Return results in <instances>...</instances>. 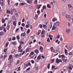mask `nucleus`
<instances>
[{"label":"nucleus","instance_id":"64","mask_svg":"<svg viewBox=\"0 0 73 73\" xmlns=\"http://www.w3.org/2000/svg\"><path fill=\"white\" fill-rule=\"evenodd\" d=\"M69 55H72V52H70L69 53Z\"/></svg>","mask_w":73,"mask_h":73},{"label":"nucleus","instance_id":"5","mask_svg":"<svg viewBox=\"0 0 73 73\" xmlns=\"http://www.w3.org/2000/svg\"><path fill=\"white\" fill-rule=\"evenodd\" d=\"M27 1V0H26ZM27 2L29 4H31L32 3V0H27Z\"/></svg>","mask_w":73,"mask_h":73},{"label":"nucleus","instance_id":"29","mask_svg":"<svg viewBox=\"0 0 73 73\" xmlns=\"http://www.w3.org/2000/svg\"><path fill=\"white\" fill-rule=\"evenodd\" d=\"M9 58L10 59H13V58H12V55H10L9 56Z\"/></svg>","mask_w":73,"mask_h":73},{"label":"nucleus","instance_id":"35","mask_svg":"<svg viewBox=\"0 0 73 73\" xmlns=\"http://www.w3.org/2000/svg\"><path fill=\"white\" fill-rule=\"evenodd\" d=\"M39 27L40 28H42V25H39Z\"/></svg>","mask_w":73,"mask_h":73},{"label":"nucleus","instance_id":"58","mask_svg":"<svg viewBox=\"0 0 73 73\" xmlns=\"http://www.w3.org/2000/svg\"><path fill=\"white\" fill-rule=\"evenodd\" d=\"M30 32V30H28L27 31V33H29Z\"/></svg>","mask_w":73,"mask_h":73},{"label":"nucleus","instance_id":"51","mask_svg":"<svg viewBox=\"0 0 73 73\" xmlns=\"http://www.w3.org/2000/svg\"><path fill=\"white\" fill-rule=\"evenodd\" d=\"M8 40H9V41H11L12 40V38H10L9 39H8Z\"/></svg>","mask_w":73,"mask_h":73},{"label":"nucleus","instance_id":"11","mask_svg":"<svg viewBox=\"0 0 73 73\" xmlns=\"http://www.w3.org/2000/svg\"><path fill=\"white\" fill-rule=\"evenodd\" d=\"M62 61H63L64 62H66V61H68V59H64V58H62Z\"/></svg>","mask_w":73,"mask_h":73},{"label":"nucleus","instance_id":"3","mask_svg":"<svg viewBox=\"0 0 73 73\" xmlns=\"http://www.w3.org/2000/svg\"><path fill=\"white\" fill-rule=\"evenodd\" d=\"M0 3L1 4V6L3 7L4 6V1H3V0H1L0 1Z\"/></svg>","mask_w":73,"mask_h":73},{"label":"nucleus","instance_id":"22","mask_svg":"<svg viewBox=\"0 0 73 73\" xmlns=\"http://www.w3.org/2000/svg\"><path fill=\"white\" fill-rule=\"evenodd\" d=\"M40 33H41V30H39L38 32V35H40Z\"/></svg>","mask_w":73,"mask_h":73},{"label":"nucleus","instance_id":"57","mask_svg":"<svg viewBox=\"0 0 73 73\" xmlns=\"http://www.w3.org/2000/svg\"><path fill=\"white\" fill-rule=\"evenodd\" d=\"M7 2L9 4L8 5H9V2H10V0H7Z\"/></svg>","mask_w":73,"mask_h":73},{"label":"nucleus","instance_id":"10","mask_svg":"<svg viewBox=\"0 0 73 73\" xmlns=\"http://www.w3.org/2000/svg\"><path fill=\"white\" fill-rule=\"evenodd\" d=\"M40 50L41 52H42V50H43V47H40Z\"/></svg>","mask_w":73,"mask_h":73},{"label":"nucleus","instance_id":"17","mask_svg":"<svg viewBox=\"0 0 73 73\" xmlns=\"http://www.w3.org/2000/svg\"><path fill=\"white\" fill-rule=\"evenodd\" d=\"M47 7L48 8H51V6L49 4H47Z\"/></svg>","mask_w":73,"mask_h":73},{"label":"nucleus","instance_id":"21","mask_svg":"<svg viewBox=\"0 0 73 73\" xmlns=\"http://www.w3.org/2000/svg\"><path fill=\"white\" fill-rule=\"evenodd\" d=\"M34 3L35 4H37V0H35L34 1Z\"/></svg>","mask_w":73,"mask_h":73},{"label":"nucleus","instance_id":"46","mask_svg":"<svg viewBox=\"0 0 73 73\" xmlns=\"http://www.w3.org/2000/svg\"><path fill=\"white\" fill-rule=\"evenodd\" d=\"M20 5H24V3H21L20 4Z\"/></svg>","mask_w":73,"mask_h":73},{"label":"nucleus","instance_id":"36","mask_svg":"<svg viewBox=\"0 0 73 73\" xmlns=\"http://www.w3.org/2000/svg\"><path fill=\"white\" fill-rule=\"evenodd\" d=\"M13 11H14V12H17V11H16V10L15 9H13Z\"/></svg>","mask_w":73,"mask_h":73},{"label":"nucleus","instance_id":"61","mask_svg":"<svg viewBox=\"0 0 73 73\" xmlns=\"http://www.w3.org/2000/svg\"><path fill=\"white\" fill-rule=\"evenodd\" d=\"M50 4H51V5H53V2H50Z\"/></svg>","mask_w":73,"mask_h":73},{"label":"nucleus","instance_id":"63","mask_svg":"<svg viewBox=\"0 0 73 73\" xmlns=\"http://www.w3.org/2000/svg\"><path fill=\"white\" fill-rule=\"evenodd\" d=\"M50 49L51 50V51H52L53 50V47H51L50 48Z\"/></svg>","mask_w":73,"mask_h":73},{"label":"nucleus","instance_id":"50","mask_svg":"<svg viewBox=\"0 0 73 73\" xmlns=\"http://www.w3.org/2000/svg\"><path fill=\"white\" fill-rule=\"evenodd\" d=\"M15 51H16V50L15 49H14V51H13V52H11V53H14V52H15Z\"/></svg>","mask_w":73,"mask_h":73},{"label":"nucleus","instance_id":"26","mask_svg":"<svg viewBox=\"0 0 73 73\" xmlns=\"http://www.w3.org/2000/svg\"><path fill=\"white\" fill-rule=\"evenodd\" d=\"M55 28H56V27H54V26L52 27V30H54V29H55Z\"/></svg>","mask_w":73,"mask_h":73},{"label":"nucleus","instance_id":"27","mask_svg":"<svg viewBox=\"0 0 73 73\" xmlns=\"http://www.w3.org/2000/svg\"><path fill=\"white\" fill-rule=\"evenodd\" d=\"M10 60V63H12V60H11V59H10L9 58L8 60Z\"/></svg>","mask_w":73,"mask_h":73},{"label":"nucleus","instance_id":"31","mask_svg":"<svg viewBox=\"0 0 73 73\" xmlns=\"http://www.w3.org/2000/svg\"><path fill=\"white\" fill-rule=\"evenodd\" d=\"M18 4H19V3H15V6L16 7V6H17V5H18Z\"/></svg>","mask_w":73,"mask_h":73},{"label":"nucleus","instance_id":"24","mask_svg":"<svg viewBox=\"0 0 73 73\" xmlns=\"http://www.w3.org/2000/svg\"><path fill=\"white\" fill-rule=\"evenodd\" d=\"M50 28H52V24H53V23H52V22H50Z\"/></svg>","mask_w":73,"mask_h":73},{"label":"nucleus","instance_id":"55","mask_svg":"<svg viewBox=\"0 0 73 73\" xmlns=\"http://www.w3.org/2000/svg\"><path fill=\"white\" fill-rule=\"evenodd\" d=\"M38 66H37L36 68V70H38Z\"/></svg>","mask_w":73,"mask_h":73},{"label":"nucleus","instance_id":"15","mask_svg":"<svg viewBox=\"0 0 73 73\" xmlns=\"http://www.w3.org/2000/svg\"><path fill=\"white\" fill-rule=\"evenodd\" d=\"M10 28V26H9V25H7V28L8 31H9V29Z\"/></svg>","mask_w":73,"mask_h":73},{"label":"nucleus","instance_id":"32","mask_svg":"<svg viewBox=\"0 0 73 73\" xmlns=\"http://www.w3.org/2000/svg\"><path fill=\"white\" fill-rule=\"evenodd\" d=\"M3 33L2 32H0V36H1V35H3Z\"/></svg>","mask_w":73,"mask_h":73},{"label":"nucleus","instance_id":"62","mask_svg":"<svg viewBox=\"0 0 73 73\" xmlns=\"http://www.w3.org/2000/svg\"><path fill=\"white\" fill-rule=\"evenodd\" d=\"M41 35H43L44 34V31H42L41 32Z\"/></svg>","mask_w":73,"mask_h":73},{"label":"nucleus","instance_id":"59","mask_svg":"<svg viewBox=\"0 0 73 73\" xmlns=\"http://www.w3.org/2000/svg\"><path fill=\"white\" fill-rule=\"evenodd\" d=\"M52 21H56V19H55V18H53L52 19Z\"/></svg>","mask_w":73,"mask_h":73},{"label":"nucleus","instance_id":"8","mask_svg":"<svg viewBox=\"0 0 73 73\" xmlns=\"http://www.w3.org/2000/svg\"><path fill=\"white\" fill-rule=\"evenodd\" d=\"M15 57H16V58H18L19 57V55L18 54H15Z\"/></svg>","mask_w":73,"mask_h":73},{"label":"nucleus","instance_id":"53","mask_svg":"<svg viewBox=\"0 0 73 73\" xmlns=\"http://www.w3.org/2000/svg\"><path fill=\"white\" fill-rule=\"evenodd\" d=\"M24 25H25V24H24V23H23L22 24V26H23V27H24Z\"/></svg>","mask_w":73,"mask_h":73},{"label":"nucleus","instance_id":"39","mask_svg":"<svg viewBox=\"0 0 73 73\" xmlns=\"http://www.w3.org/2000/svg\"><path fill=\"white\" fill-rule=\"evenodd\" d=\"M44 36H45V35L44 34H42V35H41V36L42 38H43V37H44Z\"/></svg>","mask_w":73,"mask_h":73},{"label":"nucleus","instance_id":"14","mask_svg":"<svg viewBox=\"0 0 73 73\" xmlns=\"http://www.w3.org/2000/svg\"><path fill=\"white\" fill-rule=\"evenodd\" d=\"M35 52L37 54H38V50L37 49H36L35 50Z\"/></svg>","mask_w":73,"mask_h":73},{"label":"nucleus","instance_id":"20","mask_svg":"<svg viewBox=\"0 0 73 73\" xmlns=\"http://www.w3.org/2000/svg\"><path fill=\"white\" fill-rule=\"evenodd\" d=\"M42 8L44 9H46V6L45 5H44L43 7Z\"/></svg>","mask_w":73,"mask_h":73},{"label":"nucleus","instance_id":"43","mask_svg":"<svg viewBox=\"0 0 73 73\" xmlns=\"http://www.w3.org/2000/svg\"><path fill=\"white\" fill-rule=\"evenodd\" d=\"M50 68V64H48V69H49Z\"/></svg>","mask_w":73,"mask_h":73},{"label":"nucleus","instance_id":"54","mask_svg":"<svg viewBox=\"0 0 73 73\" xmlns=\"http://www.w3.org/2000/svg\"><path fill=\"white\" fill-rule=\"evenodd\" d=\"M3 31H4V32H6V29H5V28L4 29H3Z\"/></svg>","mask_w":73,"mask_h":73},{"label":"nucleus","instance_id":"19","mask_svg":"<svg viewBox=\"0 0 73 73\" xmlns=\"http://www.w3.org/2000/svg\"><path fill=\"white\" fill-rule=\"evenodd\" d=\"M43 28H44V29H46L47 28V26L46 25H43Z\"/></svg>","mask_w":73,"mask_h":73},{"label":"nucleus","instance_id":"9","mask_svg":"<svg viewBox=\"0 0 73 73\" xmlns=\"http://www.w3.org/2000/svg\"><path fill=\"white\" fill-rule=\"evenodd\" d=\"M41 6H42L41 5H39L37 7V9H40V8H41Z\"/></svg>","mask_w":73,"mask_h":73},{"label":"nucleus","instance_id":"7","mask_svg":"<svg viewBox=\"0 0 73 73\" xmlns=\"http://www.w3.org/2000/svg\"><path fill=\"white\" fill-rule=\"evenodd\" d=\"M25 32L24 33H22L21 34V36H22V37H24V36H25V35H25Z\"/></svg>","mask_w":73,"mask_h":73},{"label":"nucleus","instance_id":"56","mask_svg":"<svg viewBox=\"0 0 73 73\" xmlns=\"http://www.w3.org/2000/svg\"><path fill=\"white\" fill-rule=\"evenodd\" d=\"M16 40V38H15V37H13L12 39V40Z\"/></svg>","mask_w":73,"mask_h":73},{"label":"nucleus","instance_id":"16","mask_svg":"<svg viewBox=\"0 0 73 73\" xmlns=\"http://www.w3.org/2000/svg\"><path fill=\"white\" fill-rule=\"evenodd\" d=\"M30 48H28L26 50V52H29V50H30Z\"/></svg>","mask_w":73,"mask_h":73},{"label":"nucleus","instance_id":"30","mask_svg":"<svg viewBox=\"0 0 73 73\" xmlns=\"http://www.w3.org/2000/svg\"><path fill=\"white\" fill-rule=\"evenodd\" d=\"M12 21V20H11V19H9V23L8 24H10L11 23Z\"/></svg>","mask_w":73,"mask_h":73},{"label":"nucleus","instance_id":"52","mask_svg":"<svg viewBox=\"0 0 73 73\" xmlns=\"http://www.w3.org/2000/svg\"><path fill=\"white\" fill-rule=\"evenodd\" d=\"M21 30L22 31L23 30V27H21Z\"/></svg>","mask_w":73,"mask_h":73},{"label":"nucleus","instance_id":"13","mask_svg":"<svg viewBox=\"0 0 73 73\" xmlns=\"http://www.w3.org/2000/svg\"><path fill=\"white\" fill-rule=\"evenodd\" d=\"M34 54V52H31L29 56V57H31V55H33Z\"/></svg>","mask_w":73,"mask_h":73},{"label":"nucleus","instance_id":"18","mask_svg":"<svg viewBox=\"0 0 73 73\" xmlns=\"http://www.w3.org/2000/svg\"><path fill=\"white\" fill-rule=\"evenodd\" d=\"M16 21H14L13 23V24L15 26H16Z\"/></svg>","mask_w":73,"mask_h":73},{"label":"nucleus","instance_id":"37","mask_svg":"<svg viewBox=\"0 0 73 73\" xmlns=\"http://www.w3.org/2000/svg\"><path fill=\"white\" fill-rule=\"evenodd\" d=\"M65 52L66 54H67V53H68V51H67V50H65Z\"/></svg>","mask_w":73,"mask_h":73},{"label":"nucleus","instance_id":"28","mask_svg":"<svg viewBox=\"0 0 73 73\" xmlns=\"http://www.w3.org/2000/svg\"><path fill=\"white\" fill-rule=\"evenodd\" d=\"M7 13L9 14L10 13V11L9 10H7Z\"/></svg>","mask_w":73,"mask_h":73},{"label":"nucleus","instance_id":"2","mask_svg":"<svg viewBox=\"0 0 73 73\" xmlns=\"http://www.w3.org/2000/svg\"><path fill=\"white\" fill-rule=\"evenodd\" d=\"M68 8L69 9V10L70 11H71L73 9V7L71 5H68Z\"/></svg>","mask_w":73,"mask_h":73},{"label":"nucleus","instance_id":"47","mask_svg":"<svg viewBox=\"0 0 73 73\" xmlns=\"http://www.w3.org/2000/svg\"><path fill=\"white\" fill-rule=\"evenodd\" d=\"M0 30H3V27H0Z\"/></svg>","mask_w":73,"mask_h":73},{"label":"nucleus","instance_id":"38","mask_svg":"<svg viewBox=\"0 0 73 73\" xmlns=\"http://www.w3.org/2000/svg\"><path fill=\"white\" fill-rule=\"evenodd\" d=\"M31 69V68L30 67H29L28 68H27V70L26 71H27V70H29Z\"/></svg>","mask_w":73,"mask_h":73},{"label":"nucleus","instance_id":"12","mask_svg":"<svg viewBox=\"0 0 73 73\" xmlns=\"http://www.w3.org/2000/svg\"><path fill=\"white\" fill-rule=\"evenodd\" d=\"M41 54H40L39 56H38L37 60H40L41 58Z\"/></svg>","mask_w":73,"mask_h":73},{"label":"nucleus","instance_id":"4","mask_svg":"<svg viewBox=\"0 0 73 73\" xmlns=\"http://www.w3.org/2000/svg\"><path fill=\"white\" fill-rule=\"evenodd\" d=\"M66 17L68 20H70V19H71V18L70 17H69V15H66Z\"/></svg>","mask_w":73,"mask_h":73},{"label":"nucleus","instance_id":"34","mask_svg":"<svg viewBox=\"0 0 73 73\" xmlns=\"http://www.w3.org/2000/svg\"><path fill=\"white\" fill-rule=\"evenodd\" d=\"M21 44H20V45H19V49H21Z\"/></svg>","mask_w":73,"mask_h":73},{"label":"nucleus","instance_id":"6","mask_svg":"<svg viewBox=\"0 0 73 73\" xmlns=\"http://www.w3.org/2000/svg\"><path fill=\"white\" fill-rule=\"evenodd\" d=\"M66 32L67 33H68L70 32V29H66Z\"/></svg>","mask_w":73,"mask_h":73},{"label":"nucleus","instance_id":"33","mask_svg":"<svg viewBox=\"0 0 73 73\" xmlns=\"http://www.w3.org/2000/svg\"><path fill=\"white\" fill-rule=\"evenodd\" d=\"M17 40H19V39H20V36H17Z\"/></svg>","mask_w":73,"mask_h":73},{"label":"nucleus","instance_id":"45","mask_svg":"<svg viewBox=\"0 0 73 73\" xmlns=\"http://www.w3.org/2000/svg\"><path fill=\"white\" fill-rule=\"evenodd\" d=\"M26 28H28V27H29V25H27L26 26Z\"/></svg>","mask_w":73,"mask_h":73},{"label":"nucleus","instance_id":"42","mask_svg":"<svg viewBox=\"0 0 73 73\" xmlns=\"http://www.w3.org/2000/svg\"><path fill=\"white\" fill-rule=\"evenodd\" d=\"M30 37L31 38H32V39L34 38H35V36H31Z\"/></svg>","mask_w":73,"mask_h":73},{"label":"nucleus","instance_id":"23","mask_svg":"<svg viewBox=\"0 0 73 73\" xmlns=\"http://www.w3.org/2000/svg\"><path fill=\"white\" fill-rule=\"evenodd\" d=\"M2 23H4L5 22V19H3L2 20Z\"/></svg>","mask_w":73,"mask_h":73},{"label":"nucleus","instance_id":"48","mask_svg":"<svg viewBox=\"0 0 73 73\" xmlns=\"http://www.w3.org/2000/svg\"><path fill=\"white\" fill-rule=\"evenodd\" d=\"M54 60H55L54 59H52L51 60V61L52 62H54Z\"/></svg>","mask_w":73,"mask_h":73},{"label":"nucleus","instance_id":"1","mask_svg":"<svg viewBox=\"0 0 73 73\" xmlns=\"http://www.w3.org/2000/svg\"><path fill=\"white\" fill-rule=\"evenodd\" d=\"M56 60L57 63H59V62H62V60L61 59H58V58H57Z\"/></svg>","mask_w":73,"mask_h":73},{"label":"nucleus","instance_id":"25","mask_svg":"<svg viewBox=\"0 0 73 73\" xmlns=\"http://www.w3.org/2000/svg\"><path fill=\"white\" fill-rule=\"evenodd\" d=\"M60 38V34H59V35L57 36V39H58Z\"/></svg>","mask_w":73,"mask_h":73},{"label":"nucleus","instance_id":"49","mask_svg":"<svg viewBox=\"0 0 73 73\" xmlns=\"http://www.w3.org/2000/svg\"><path fill=\"white\" fill-rule=\"evenodd\" d=\"M31 62L32 64H34V63H35V61H33V60H32Z\"/></svg>","mask_w":73,"mask_h":73},{"label":"nucleus","instance_id":"44","mask_svg":"<svg viewBox=\"0 0 73 73\" xmlns=\"http://www.w3.org/2000/svg\"><path fill=\"white\" fill-rule=\"evenodd\" d=\"M52 69H54L55 68V66H52Z\"/></svg>","mask_w":73,"mask_h":73},{"label":"nucleus","instance_id":"60","mask_svg":"<svg viewBox=\"0 0 73 73\" xmlns=\"http://www.w3.org/2000/svg\"><path fill=\"white\" fill-rule=\"evenodd\" d=\"M60 40L61 41H62V37H61V38H60Z\"/></svg>","mask_w":73,"mask_h":73},{"label":"nucleus","instance_id":"40","mask_svg":"<svg viewBox=\"0 0 73 73\" xmlns=\"http://www.w3.org/2000/svg\"><path fill=\"white\" fill-rule=\"evenodd\" d=\"M47 41H48V42H50V39H49V38H48L47 39Z\"/></svg>","mask_w":73,"mask_h":73},{"label":"nucleus","instance_id":"41","mask_svg":"<svg viewBox=\"0 0 73 73\" xmlns=\"http://www.w3.org/2000/svg\"><path fill=\"white\" fill-rule=\"evenodd\" d=\"M57 24H58V26H59V24H60V23L58 21H57Z\"/></svg>","mask_w":73,"mask_h":73}]
</instances>
